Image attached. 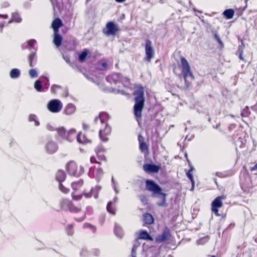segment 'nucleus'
Listing matches in <instances>:
<instances>
[{
  "label": "nucleus",
  "mask_w": 257,
  "mask_h": 257,
  "mask_svg": "<svg viewBox=\"0 0 257 257\" xmlns=\"http://www.w3.org/2000/svg\"><path fill=\"white\" fill-rule=\"evenodd\" d=\"M135 103L134 106V114L138 122L141 123L142 110L145 105L144 88L141 85L135 87L133 93Z\"/></svg>",
  "instance_id": "obj_1"
},
{
  "label": "nucleus",
  "mask_w": 257,
  "mask_h": 257,
  "mask_svg": "<svg viewBox=\"0 0 257 257\" xmlns=\"http://www.w3.org/2000/svg\"><path fill=\"white\" fill-rule=\"evenodd\" d=\"M145 182L146 189L152 192L153 196L161 198V200L158 202L157 205L162 207L166 206L167 194L162 192V188L152 180H146Z\"/></svg>",
  "instance_id": "obj_2"
},
{
  "label": "nucleus",
  "mask_w": 257,
  "mask_h": 257,
  "mask_svg": "<svg viewBox=\"0 0 257 257\" xmlns=\"http://www.w3.org/2000/svg\"><path fill=\"white\" fill-rule=\"evenodd\" d=\"M180 62L182 68L181 73L185 82L183 89L186 90L191 86L192 82L194 79V77L191 71L189 63L186 58L181 56L180 57Z\"/></svg>",
  "instance_id": "obj_3"
},
{
  "label": "nucleus",
  "mask_w": 257,
  "mask_h": 257,
  "mask_svg": "<svg viewBox=\"0 0 257 257\" xmlns=\"http://www.w3.org/2000/svg\"><path fill=\"white\" fill-rule=\"evenodd\" d=\"M226 198V195H222L218 196L211 202V211L216 216H220V214L219 213L218 209L223 206V204L222 200H225Z\"/></svg>",
  "instance_id": "obj_4"
},
{
  "label": "nucleus",
  "mask_w": 257,
  "mask_h": 257,
  "mask_svg": "<svg viewBox=\"0 0 257 257\" xmlns=\"http://www.w3.org/2000/svg\"><path fill=\"white\" fill-rule=\"evenodd\" d=\"M66 169L69 175L75 177H79L83 173V170L79 168L74 161H70L67 164Z\"/></svg>",
  "instance_id": "obj_5"
},
{
  "label": "nucleus",
  "mask_w": 257,
  "mask_h": 257,
  "mask_svg": "<svg viewBox=\"0 0 257 257\" xmlns=\"http://www.w3.org/2000/svg\"><path fill=\"white\" fill-rule=\"evenodd\" d=\"M145 48L146 56L144 59L145 61L150 62L152 59L154 58L155 55V51L152 47V43L150 40L147 39L146 40Z\"/></svg>",
  "instance_id": "obj_6"
},
{
  "label": "nucleus",
  "mask_w": 257,
  "mask_h": 257,
  "mask_svg": "<svg viewBox=\"0 0 257 257\" xmlns=\"http://www.w3.org/2000/svg\"><path fill=\"white\" fill-rule=\"evenodd\" d=\"M48 110L53 113H57L60 112L63 107V104L61 101L57 99L50 100L48 104Z\"/></svg>",
  "instance_id": "obj_7"
},
{
  "label": "nucleus",
  "mask_w": 257,
  "mask_h": 257,
  "mask_svg": "<svg viewBox=\"0 0 257 257\" xmlns=\"http://www.w3.org/2000/svg\"><path fill=\"white\" fill-rule=\"evenodd\" d=\"M94 152L98 161H106V158L105 153L106 149L101 144L97 145L94 148Z\"/></svg>",
  "instance_id": "obj_8"
},
{
  "label": "nucleus",
  "mask_w": 257,
  "mask_h": 257,
  "mask_svg": "<svg viewBox=\"0 0 257 257\" xmlns=\"http://www.w3.org/2000/svg\"><path fill=\"white\" fill-rule=\"evenodd\" d=\"M170 237V230L168 227H166L161 234L156 236L155 241L157 243H162L169 240Z\"/></svg>",
  "instance_id": "obj_9"
},
{
  "label": "nucleus",
  "mask_w": 257,
  "mask_h": 257,
  "mask_svg": "<svg viewBox=\"0 0 257 257\" xmlns=\"http://www.w3.org/2000/svg\"><path fill=\"white\" fill-rule=\"evenodd\" d=\"M143 168L144 171L147 173H157L160 170L161 166L153 164H145Z\"/></svg>",
  "instance_id": "obj_10"
},
{
  "label": "nucleus",
  "mask_w": 257,
  "mask_h": 257,
  "mask_svg": "<svg viewBox=\"0 0 257 257\" xmlns=\"http://www.w3.org/2000/svg\"><path fill=\"white\" fill-rule=\"evenodd\" d=\"M93 138L88 136L86 134L79 133L77 135V141L79 144L86 145L91 144L93 142Z\"/></svg>",
  "instance_id": "obj_11"
},
{
  "label": "nucleus",
  "mask_w": 257,
  "mask_h": 257,
  "mask_svg": "<svg viewBox=\"0 0 257 257\" xmlns=\"http://www.w3.org/2000/svg\"><path fill=\"white\" fill-rule=\"evenodd\" d=\"M101 187L99 186H96L91 189L89 192L86 193L85 191H83V195L86 198H89L93 196L95 198H97L98 196V193L101 190Z\"/></svg>",
  "instance_id": "obj_12"
},
{
  "label": "nucleus",
  "mask_w": 257,
  "mask_h": 257,
  "mask_svg": "<svg viewBox=\"0 0 257 257\" xmlns=\"http://www.w3.org/2000/svg\"><path fill=\"white\" fill-rule=\"evenodd\" d=\"M111 132V128L110 126L106 125L105 128L102 130H100L99 132V135L100 139L103 141H107L108 140V136H110Z\"/></svg>",
  "instance_id": "obj_13"
},
{
  "label": "nucleus",
  "mask_w": 257,
  "mask_h": 257,
  "mask_svg": "<svg viewBox=\"0 0 257 257\" xmlns=\"http://www.w3.org/2000/svg\"><path fill=\"white\" fill-rule=\"evenodd\" d=\"M45 149L48 153L51 154L57 151L58 146L55 142L50 141L46 144Z\"/></svg>",
  "instance_id": "obj_14"
},
{
  "label": "nucleus",
  "mask_w": 257,
  "mask_h": 257,
  "mask_svg": "<svg viewBox=\"0 0 257 257\" xmlns=\"http://www.w3.org/2000/svg\"><path fill=\"white\" fill-rule=\"evenodd\" d=\"M138 141L139 143V149L142 153H149V147L147 144L144 142L143 137L141 135H138Z\"/></svg>",
  "instance_id": "obj_15"
},
{
  "label": "nucleus",
  "mask_w": 257,
  "mask_h": 257,
  "mask_svg": "<svg viewBox=\"0 0 257 257\" xmlns=\"http://www.w3.org/2000/svg\"><path fill=\"white\" fill-rule=\"evenodd\" d=\"M143 226L152 224L154 222V218L152 214L146 213L143 215Z\"/></svg>",
  "instance_id": "obj_16"
},
{
  "label": "nucleus",
  "mask_w": 257,
  "mask_h": 257,
  "mask_svg": "<svg viewBox=\"0 0 257 257\" xmlns=\"http://www.w3.org/2000/svg\"><path fill=\"white\" fill-rule=\"evenodd\" d=\"M72 203V201L67 198L62 199L59 202V205L61 209L68 211L70 206Z\"/></svg>",
  "instance_id": "obj_17"
},
{
  "label": "nucleus",
  "mask_w": 257,
  "mask_h": 257,
  "mask_svg": "<svg viewBox=\"0 0 257 257\" xmlns=\"http://www.w3.org/2000/svg\"><path fill=\"white\" fill-rule=\"evenodd\" d=\"M63 26L61 20L58 18L55 19L51 24V27L53 29L54 32H59V29Z\"/></svg>",
  "instance_id": "obj_18"
},
{
  "label": "nucleus",
  "mask_w": 257,
  "mask_h": 257,
  "mask_svg": "<svg viewBox=\"0 0 257 257\" xmlns=\"http://www.w3.org/2000/svg\"><path fill=\"white\" fill-rule=\"evenodd\" d=\"M56 179L59 183L64 181L66 178V174L64 171L62 170H59L55 176Z\"/></svg>",
  "instance_id": "obj_19"
},
{
  "label": "nucleus",
  "mask_w": 257,
  "mask_h": 257,
  "mask_svg": "<svg viewBox=\"0 0 257 257\" xmlns=\"http://www.w3.org/2000/svg\"><path fill=\"white\" fill-rule=\"evenodd\" d=\"M28 59L30 66L31 67H33L36 64L37 61L36 53L35 52H33L30 54L28 55Z\"/></svg>",
  "instance_id": "obj_20"
},
{
  "label": "nucleus",
  "mask_w": 257,
  "mask_h": 257,
  "mask_svg": "<svg viewBox=\"0 0 257 257\" xmlns=\"http://www.w3.org/2000/svg\"><path fill=\"white\" fill-rule=\"evenodd\" d=\"M62 40H63L62 37L60 34H59V32H57V33L54 32V38H53V42L54 45L57 47L58 48L61 45Z\"/></svg>",
  "instance_id": "obj_21"
},
{
  "label": "nucleus",
  "mask_w": 257,
  "mask_h": 257,
  "mask_svg": "<svg viewBox=\"0 0 257 257\" xmlns=\"http://www.w3.org/2000/svg\"><path fill=\"white\" fill-rule=\"evenodd\" d=\"M68 211L72 213H79L82 211L81 205L80 204L76 205L72 202Z\"/></svg>",
  "instance_id": "obj_22"
},
{
  "label": "nucleus",
  "mask_w": 257,
  "mask_h": 257,
  "mask_svg": "<svg viewBox=\"0 0 257 257\" xmlns=\"http://www.w3.org/2000/svg\"><path fill=\"white\" fill-rule=\"evenodd\" d=\"M83 185V180H79L78 181L73 182L71 184V187L74 192H77L82 188Z\"/></svg>",
  "instance_id": "obj_23"
},
{
  "label": "nucleus",
  "mask_w": 257,
  "mask_h": 257,
  "mask_svg": "<svg viewBox=\"0 0 257 257\" xmlns=\"http://www.w3.org/2000/svg\"><path fill=\"white\" fill-rule=\"evenodd\" d=\"M139 238L141 239L148 240L153 241V238L151 237L148 232L146 230H141L140 232Z\"/></svg>",
  "instance_id": "obj_24"
},
{
  "label": "nucleus",
  "mask_w": 257,
  "mask_h": 257,
  "mask_svg": "<svg viewBox=\"0 0 257 257\" xmlns=\"http://www.w3.org/2000/svg\"><path fill=\"white\" fill-rule=\"evenodd\" d=\"M235 11L232 9L225 10L222 13V15L226 19H231L234 15Z\"/></svg>",
  "instance_id": "obj_25"
},
{
  "label": "nucleus",
  "mask_w": 257,
  "mask_h": 257,
  "mask_svg": "<svg viewBox=\"0 0 257 257\" xmlns=\"http://www.w3.org/2000/svg\"><path fill=\"white\" fill-rule=\"evenodd\" d=\"M89 52L88 49H84L78 55V60L80 62H83L88 57Z\"/></svg>",
  "instance_id": "obj_26"
},
{
  "label": "nucleus",
  "mask_w": 257,
  "mask_h": 257,
  "mask_svg": "<svg viewBox=\"0 0 257 257\" xmlns=\"http://www.w3.org/2000/svg\"><path fill=\"white\" fill-rule=\"evenodd\" d=\"M75 107L74 105L71 103L67 104L65 108L64 112L66 115H71L74 112Z\"/></svg>",
  "instance_id": "obj_27"
},
{
  "label": "nucleus",
  "mask_w": 257,
  "mask_h": 257,
  "mask_svg": "<svg viewBox=\"0 0 257 257\" xmlns=\"http://www.w3.org/2000/svg\"><path fill=\"white\" fill-rule=\"evenodd\" d=\"M103 32L107 35L112 34V21H110L106 24V27L103 29Z\"/></svg>",
  "instance_id": "obj_28"
},
{
  "label": "nucleus",
  "mask_w": 257,
  "mask_h": 257,
  "mask_svg": "<svg viewBox=\"0 0 257 257\" xmlns=\"http://www.w3.org/2000/svg\"><path fill=\"white\" fill-rule=\"evenodd\" d=\"M20 74V70L17 68L12 69L10 72V77L13 79H16L19 77Z\"/></svg>",
  "instance_id": "obj_29"
},
{
  "label": "nucleus",
  "mask_w": 257,
  "mask_h": 257,
  "mask_svg": "<svg viewBox=\"0 0 257 257\" xmlns=\"http://www.w3.org/2000/svg\"><path fill=\"white\" fill-rule=\"evenodd\" d=\"M114 233L116 236L118 237L121 238L123 236V231L121 227L117 225L116 224L114 226Z\"/></svg>",
  "instance_id": "obj_30"
},
{
  "label": "nucleus",
  "mask_w": 257,
  "mask_h": 257,
  "mask_svg": "<svg viewBox=\"0 0 257 257\" xmlns=\"http://www.w3.org/2000/svg\"><path fill=\"white\" fill-rule=\"evenodd\" d=\"M22 21V19L20 17V16L18 13H14L12 15L11 20L9 22V23H11L12 22H16L20 23Z\"/></svg>",
  "instance_id": "obj_31"
},
{
  "label": "nucleus",
  "mask_w": 257,
  "mask_h": 257,
  "mask_svg": "<svg viewBox=\"0 0 257 257\" xmlns=\"http://www.w3.org/2000/svg\"><path fill=\"white\" fill-rule=\"evenodd\" d=\"M244 47V46L242 44L241 45H239L237 50V53L238 54L239 58L240 60L242 61L244 60V58L243 57Z\"/></svg>",
  "instance_id": "obj_32"
},
{
  "label": "nucleus",
  "mask_w": 257,
  "mask_h": 257,
  "mask_svg": "<svg viewBox=\"0 0 257 257\" xmlns=\"http://www.w3.org/2000/svg\"><path fill=\"white\" fill-rule=\"evenodd\" d=\"M66 232L68 235H72L74 233V224H68L66 228Z\"/></svg>",
  "instance_id": "obj_33"
},
{
  "label": "nucleus",
  "mask_w": 257,
  "mask_h": 257,
  "mask_svg": "<svg viewBox=\"0 0 257 257\" xmlns=\"http://www.w3.org/2000/svg\"><path fill=\"white\" fill-rule=\"evenodd\" d=\"M29 121H34L35 125L36 126H38L40 124V123L37 119V116L35 114H30L29 116Z\"/></svg>",
  "instance_id": "obj_34"
},
{
  "label": "nucleus",
  "mask_w": 257,
  "mask_h": 257,
  "mask_svg": "<svg viewBox=\"0 0 257 257\" xmlns=\"http://www.w3.org/2000/svg\"><path fill=\"white\" fill-rule=\"evenodd\" d=\"M56 131H57L58 134L59 135V136L62 138L65 137L66 136V134H67L66 131L63 127L57 128H56Z\"/></svg>",
  "instance_id": "obj_35"
},
{
  "label": "nucleus",
  "mask_w": 257,
  "mask_h": 257,
  "mask_svg": "<svg viewBox=\"0 0 257 257\" xmlns=\"http://www.w3.org/2000/svg\"><path fill=\"white\" fill-rule=\"evenodd\" d=\"M34 87L39 92L45 91V89H42L41 82L39 80L35 81L34 84Z\"/></svg>",
  "instance_id": "obj_36"
},
{
  "label": "nucleus",
  "mask_w": 257,
  "mask_h": 257,
  "mask_svg": "<svg viewBox=\"0 0 257 257\" xmlns=\"http://www.w3.org/2000/svg\"><path fill=\"white\" fill-rule=\"evenodd\" d=\"M83 196H84L83 192L82 193V194L78 195L75 194L74 192L71 193V197L72 199L75 201H79L81 200Z\"/></svg>",
  "instance_id": "obj_37"
},
{
  "label": "nucleus",
  "mask_w": 257,
  "mask_h": 257,
  "mask_svg": "<svg viewBox=\"0 0 257 257\" xmlns=\"http://www.w3.org/2000/svg\"><path fill=\"white\" fill-rule=\"evenodd\" d=\"M62 88L61 86L58 85H53L51 88V91L52 93L56 94L57 91L59 89H61Z\"/></svg>",
  "instance_id": "obj_38"
},
{
  "label": "nucleus",
  "mask_w": 257,
  "mask_h": 257,
  "mask_svg": "<svg viewBox=\"0 0 257 257\" xmlns=\"http://www.w3.org/2000/svg\"><path fill=\"white\" fill-rule=\"evenodd\" d=\"M83 228H89V229H91L93 232H95L96 230V227L93 226V225L89 223H85L83 224Z\"/></svg>",
  "instance_id": "obj_39"
},
{
  "label": "nucleus",
  "mask_w": 257,
  "mask_h": 257,
  "mask_svg": "<svg viewBox=\"0 0 257 257\" xmlns=\"http://www.w3.org/2000/svg\"><path fill=\"white\" fill-rule=\"evenodd\" d=\"M107 114L106 113H100L98 116L95 118V120L97 121V119H99L102 123L104 122L103 119L105 118H107Z\"/></svg>",
  "instance_id": "obj_40"
},
{
  "label": "nucleus",
  "mask_w": 257,
  "mask_h": 257,
  "mask_svg": "<svg viewBox=\"0 0 257 257\" xmlns=\"http://www.w3.org/2000/svg\"><path fill=\"white\" fill-rule=\"evenodd\" d=\"M59 188L60 190L62 192H63L65 194L68 193L70 191L69 189L64 186V185L62 184V183H60L59 184Z\"/></svg>",
  "instance_id": "obj_41"
},
{
  "label": "nucleus",
  "mask_w": 257,
  "mask_h": 257,
  "mask_svg": "<svg viewBox=\"0 0 257 257\" xmlns=\"http://www.w3.org/2000/svg\"><path fill=\"white\" fill-rule=\"evenodd\" d=\"M250 113L248 107H246L243 109L241 113V115L243 117H248Z\"/></svg>",
  "instance_id": "obj_42"
},
{
  "label": "nucleus",
  "mask_w": 257,
  "mask_h": 257,
  "mask_svg": "<svg viewBox=\"0 0 257 257\" xmlns=\"http://www.w3.org/2000/svg\"><path fill=\"white\" fill-rule=\"evenodd\" d=\"M213 35H214V38L215 39V40L217 41V42L219 44L220 47L222 48L223 47V46H224L223 43L222 42V41L221 40V39L220 38L218 35L216 33H214Z\"/></svg>",
  "instance_id": "obj_43"
},
{
  "label": "nucleus",
  "mask_w": 257,
  "mask_h": 257,
  "mask_svg": "<svg viewBox=\"0 0 257 257\" xmlns=\"http://www.w3.org/2000/svg\"><path fill=\"white\" fill-rule=\"evenodd\" d=\"M106 210L108 212H109L110 214H112V204L111 201H109L107 203L106 206Z\"/></svg>",
  "instance_id": "obj_44"
},
{
  "label": "nucleus",
  "mask_w": 257,
  "mask_h": 257,
  "mask_svg": "<svg viewBox=\"0 0 257 257\" xmlns=\"http://www.w3.org/2000/svg\"><path fill=\"white\" fill-rule=\"evenodd\" d=\"M179 66H177L176 64L173 65V71L175 74H178L179 75H181L179 74Z\"/></svg>",
  "instance_id": "obj_45"
},
{
  "label": "nucleus",
  "mask_w": 257,
  "mask_h": 257,
  "mask_svg": "<svg viewBox=\"0 0 257 257\" xmlns=\"http://www.w3.org/2000/svg\"><path fill=\"white\" fill-rule=\"evenodd\" d=\"M192 171V169H190L189 171H188L186 174L187 177L189 179V180L191 181L192 183L193 184L194 183V180L193 179V175L192 173H191Z\"/></svg>",
  "instance_id": "obj_46"
},
{
  "label": "nucleus",
  "mask_w": 257,
  "mask_h": 257,
  "mask_svg": "<svg viewBox=\"0 0 257 257\" xmlns=\"http://www.w3.org/2000/svg\"><path fill=\"white\" fill-rule=\"evenodd\" d=\"M29 73L30 76L32 78H34V77H37V72H36V70H35L34 69H30L29 71Z\"/></svg>",
  "instance_id": "obj_47"
},
{
  "label": "nucleus",
  "mask_w": 257,
  "mask_h": 257,
  "mask_svg": "<svg viewBox=\"0 0 257 257\" xmlns=\"http://www.w3.org/2000/svg\"><path fill=\"white\" fill-rule=\"evenodd\" d=\"M90 162L92 164H100V163L97 160L96 157L94 156L90 157Z\"/></svg>",
  "instance_id": "obj_48"
},
{
  "label": "nucleus",
  "mask_w": 257,
  "mask_h": 257,
  "mask_svg": "<svg viewBox=\"0 0 257 257\" xmlns=\"http://www.w3.org/2000/svg\"><path fill=\"white\" fill-rule=\"evenodd\" d=\"M106 219V215L105 214H101L99 217V221L101 224H103Z\"/></svg>",
  "instance_id": "obj_49"
},
{
  "label": "nucleus",
  "mask_w": 257,
  "mask_h": 257,
  "mask_svg": "<svg viewBox=\"0 0 257 257\" xmlns=\"http://www.w3.org/2000/svg\"><path fill=\"white\" fill-rule=\"evenodd\" d=\"M85 217L86 214L85 212H84L82 216L79 218H75L74 220L77 222H81L85 219Z\"/></svg>",
  "instance_id": "obj_50"
},
{
  "label": "nucleus",
  "mask_w": 257,
  "mask_h": 257,
  "mask_svg": "<svg viewBox=\"0 0 257 257\" xmlns=\"http://www.w3.org/2000/svg\"><path fill=\"white\" fill-rule=\"evenodd\" d=\"M36 40H35L34 39L30 40V41H29L28 42V44L29 46V48H31L32 47H33L34 45L36 44Z\"/></svg>",
  "instance_id": "obj_51"
},
{
  "label": "nucleus",
  "mask_w": 257,
  "mask_h": 257,
  "mask_svg": "<svg viewBox=\"0 0 257 257\" xmlns=\"http://www.w3.org/2000/svg\"><path fill=\"white\" fill-rule=\"evenodd\" d=\"M46 128L49 131H55L56 130V128H55L52 125L49 124L46 125Z\"/></svg>",
  "instance_id": "obj_52"
},
{
  "label": "nucleus",
  "mask_w": 257,
  "mask_h": 257,
  "mask_svg": "<svg viewBox=\"0 0 257 257\" xmlns=\"http://www.w3.org/2000/svg\"><path fill=\"white\" fill-rule=\"evenodd\" d=\"M45 81H46L45 86V91L47 90L49 86V80L47 78H45Z\"/></svg>",
  "instance_id": "obj_53"
},
{
  "label": "nucleus",
  "mask_w": 257,
  "mask_h": 257,
  "mask_svg": "<svg viewBox=\"0 0 257 257\" xmlns=\"http://www.w3.org/2000/svg\"><path fill=\"white\" fill-rule=\"evenodd\" d=\"M251 109L257 113V103L251 107Z\"/></svg>",
  "instance_id": "obj_54"
},
{
  "label": "nucleus",
  "mask_w": 257,
  "mask_h": 257,
  "mask_svg": "<svg viewBox=\"0 0 257 257\" xmlns=\"http://www.w3.org/2000/svg\"><path fill=\"white\" fill-rule=\"evenodd\" d=\"M251 171L257 170V163L252 167L250 169Z\"/></svg>",
  "instance_id": "obj_55"
},
{
  "label": "nucleus",
  "mask_w": 257,
  "mask_h": 257,
  "mask_svg": "<svg viewBox=\"0 0 257 257\" xmlns=\"http://www.w3.org/2000/svg\"><path fill=\"white\" fill-rule=\"evenodd\" d=\"M118 29L117 26L113 23V35H114L115 33L117 31Z\"/></svg>",
  "instance_id": "obj_56"
},
{
  "label": "nucleus",
  "mask_w": 257,
  "mask_h": 257,
  "mask_svg": "<svg viewBox=\"0 0 257 257\" xmlns=\"http://www.w3.org/2000/svg\"><path fill=\"white\" fill-rule=\"evenodd\" d=\"M5 26L4 23H1L0 24V31L1 32H3V28Z\"/></svg>",
  "instance_id": "obj_57"
},
{
  "label": "nucleus",
  "mask_w": 257,
  "mask_h": 257,
  "mask_svg": "<svg viewBox=\"0 0 257 257\" xmlns=\"http://www.w3.org/2000/svg\"><path fill=\"white\" fill-rule=\"evenodd\" d=\"M0 17L3 19H7L8 18V16L7 15H1Z\"/></svg>",
  "instance_id": "obj_58"
},
{
  "label": "nucleus",
  "mask_w": 257,
  "mask_h": 257,
  "mask_svg": "<svg viewBox=\"0 0 257 257\" xmlns=\"http://www.w3.org/2000/svg\"><path fill=\"white\" fill-rule=\"evenodd\" d=\"M83 128L84 130H86L88 128V125L87 124H83Z\"/></svg>",
  "instance_id": "obj_59"
},
{
  "label": "nucleus",
  "mask_w": 257,
  "mask_h": 257,
  "mask_svg": "<svg viewBox=\"0 0 257 257\" xmlns=\"http://www.w3.org/2000/svg\"><path fill=\"white\" fill-rule=\"evenodd\" d=\"M98 173L101 174H102V170L101 169H99L96 170Z\"/></svg>",
  "instance_id": "obj_60"
},
{
  "label": "nucleus",
  "mask_w": 257,
  "mask_h": 257,
  "mask_svg": "<svg viewBox=\"0 0 257 257\" xmlns=\"http://www.w3.org/2000/svg\"><path fill=\"white\" fill-rule=\"evenodd\" d=\"M115 1L117 3H123V2H125L126 0H115Z\"/></svg>",
  "instance_id": "obj_61"
},
{
  "label": "nucleus",
  "mask_w": 257,
  "mask_h": 257,
  "mask_svg": "<svg viewBox=\"0 0 257 257\" xmlns=\"http://www.w3.org/2000/svg\"><path fill=\"white\" fill-rule=\"evenodd\" d=\"M110 79H111V76H107L106 77V80L107 81H108Z\"/></svg>",
  "instance_id": "obj_62"
},
{
  "label": "nucleus",
  "mask_w": 257,
  "mask_h": 257,
  "mask_svg": "<svg viewBox=\"0 0 257 257\" xmlns=\"http://www.w3.org/2000/svg\"><path fill=\"white\" fill-rule=\"evenodd\" d=\"M102 66L103 67H106V66H107V64H106V63H103L102 64Z\"/></svg>",
  "instance_id": "obj_63"
},
{
  "label": "nucleus",
  "mask_w": 257,
  "mask_h": 257,
  "mask_svg": "<svg viewBox=\"0 0 257 257\" xmlns=\"http://www.w3.org/2000/svg\"><path fill=\"white\" fill-rule=\"evenodd\" d=\"M124 18H125V15H124V14H122V15H121V18L122 19H124Z\"/></svg>",
  "instance_id": "obj_64"
}]
</instances>
